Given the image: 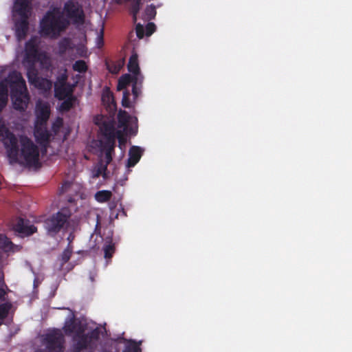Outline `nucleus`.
<instances>
[{
  "mask_svg": "<svg viewBox=\"0 0 352 352\" xmlns=\"http://www.w3.org/2000/svg\"><path fill=\"white\" fill-rule=\"evenodd\" d=\"M40 43V40L36 36H32L25 42L22 64L26 70L30 84L38 89L48 91L52 87V82L39 76L36 64H39L41 69L48 71L52 67V61L47 53L41 49Z\"/></svg>",
  "mask_w": 352,
  "mask_h": 352,
  "instance_id": "obj_1",
  "label": "nucleus"
},
{
  "mask_svg": "<svg viewBox=\"0 0 352 352\" xmlns=\"http://www.w3.org/2000/svg\"><path fill=\"white\" fill-rule=\"evenodd\" d=\"M6 82L10 89V98L13 108L19 111H25L30 102V95L25 81L21 73H10Z\"/></svg>",
  "mask_w": 352,
  "mask_h": 352,
  "instance_id": "obj_2",
  "label": "nucleus"
},
{
  "mask_svg": "<svg viewBox=\"0 0 352 352\" xmlns=\"http://www.w3.org/2000/svg\"><path fill=\"white\" fill-rule=\"evenodd\" d=\"M69 25L68 20L55 11L49 10L41 21V34L43 36L56 38L65 31Z\"/></svg>",
  "mask_w": 352,
  "mask_h": 352,
  "instance_id": "obj_3",
  "label": "nucleus"
},
{
  "mask_svg": "<svg viewBox=\"0 0 352 352\" xmlns=\"http://www.w3.org/2000/svg\"><path fill=\"white\" fill-rule=\"evenodd\" d=\"M31 0H14V12L19 16L14 22L15 34L19 40L25 38L29 29V12Z\"/></svg>",
  "mask_w": 352,
  "mask_h": 352,
  "instance_id": "obj_4",
  "label": "nucleus"
},
{
  "mask_svg": "<svg viewBox=\"0 0 352 352\" xmlns=\"http://www.w3.org/2000/svg\"><path fill=\"white\" fill-rule=\"evenodd\" d=\"M72 216L69 209L63 208L57 212L47 218L44 223L45 228L51 236H54L62 230H65L69 225V220Z\"/></svg>",
  "mask_w": 352,
  "mask_h": 352,
  "instance_id": "obj_5",
  "label": "nucleus"
},
{
  "mask_svg": "<svg viewBox=\"0 0 352 352\" xmlns=\"http://www.w3.org/2000/svg\"><path fill=\"white\" fill-rule=\"evenodd\" d=\"M85 327L79 328L78 332L74 335L72 340V350L74 352H81L91 347L94 342L100 338V331L96 327L91 331L85 333Z\"/></svg>",
  "mask_w": 352,
  "mask_h": 352,
  "instance_id": "obj_6",
  "label": "nucleus"
},
{
  "mask_svg": "<svg viewBox=\"0 0 352 352\" xmlns=\"http://www.w3.org/2000/svg\"><path fill=\"white\" fill-rule=\"evenodd\" d=\"M21 156L28 166H35L39 163V150L38 146L28 136H19Z\"/></svg>",
  "mask_w": 352,
  "mask_h": 352,
  "instance_id": "obj_7",
  "label": "nucleus"
},
{
  "mask_svg": "<svg viewBox=\"0 0 352 352\" xmlns=\"http://www.w3.org/2000/svg\"><path fill=\"white\" fill-rule=\"evenodd\" d=\"M63 13L74 24L82 25L85 23V12L78 0H67L64 3Z\"/></svg>",
  "mask_w": 352,
  "mask_h": 352,
  "instance_id": "obj_8",
  "label": "nucleus"
},
{
  "mask_svg": "<svg viewBox=\"0 0 352 352\" xmlns=\"http://www.w3.org/2000/svg\"><path fill=\"white\" fill-rule=\"evenodd\" d=\"M19 140L9 129L5 131V136L3 139V143L6 150L7 156L10 162L17 163L19 162Z\"/></svg>",
  "mask_w": 352,
  "mask_h": 352,
  "instance_id": "obj_9",
  "label": "nucleus"
},
{
  "mask_svg": "<svg viewBox=\"0 0 352 352\" xmlns=\"http://www.w3.org/2000/svg\"><path fill=\"white\" fill-rule=\"evenodd\" d=\"M143 80L139 79L138 77L129 74L122 75L118 79L117 90H127L126 87L132 84V94L135 98H138L140 93V87Z\"/></svg>",
  "mask_w": 352,
  "mask_h": 352,
  "instance_id": "obj_10",
  "label": "nucleus"
},
{
  "mask_svg": "<svg viewBox=\"0 0 352 352\" xmlns=\"http://www.w3.org/2000/svg\"><path fill=\"white\" fill-rule=\"evenodd\" d=\"M12 230L21 237L32 236L37 232V228L25 218L18 217L12 223Z\"/></svg>",
  "mask_w": 352,
  "mask_h": 352,
  "instance_id": "obj_11",
  "label": "nucleus"
},
{
  "mask_svg": "<svg viewBox=\"0 0 352 352\" xmlns=\"http://www.w3.org/2000/svg\"><path fill=\"white\" fill-rule=\"evenodd\" d=\"M49 352H63V337L60 333H47L45 338Z\"/></svg>",
  "mask_w": 352,
  "mask_h": 352,
  "instance_id": "obj_12",
  "label": "nucleus"
},
{
  "mask_svg": "<svg viewBox=\"0 0 352 352\" xmlns=\"http://www.w3.org/2000/svg\"><path fill=\"white\" fill-rule=\"evenodd\" d=\"M52 134L44 125L36 126L34 137L36 142L44 148L45 152L50 144Z\"/></svg>",
  "mask_w": 352,
  "mask_h": 352,
  "instance_id": "obj_13",
  "label": "nucleus"
},
{
  "mask_svg": "<svg viewBox=\"0 0 352 352\" xmlns=\"http://www.w3.org/2000/svg\"><path fill=\"white\" fill-rule=\"evenodd\" d=\"M100 132L104 137L102 142H115L116 131L114 124L111 122H104L100 127Z\"/></svg>",
  "mask_w": 352,
  "mask_h": 352,
  "instance_id": "obj_14",
  "label": "nucleus"
},
{
  "mask_svg": "<svg viewBox=\"0 0 352 352\" xmlns=\"http://www.w3.org/2000/svg\"><path fill=\"white\" fill-rule=\"evenodd\" d=\"M85 327L82 324L80 321H77L75 316L73 314L70 318L66 319L63 330L65 335L71 336L74 333L76 334L78 332L79 328H85Z\"/></svg>",
  "mask_w": 352,
  "mask_h": 352,
  "instance_id": "obj_15",
  "label": "nucleus"
},
{
  "mask_svg": "<svg viewBox=\"0 0 352 352\" xmlns=\"http://www.w3.org/2000/svg\"><path fill=\"white\" fill-rule=\"evenodd\" d=\"M127 69L132 75L138 77L139 79L144 80V76L141 74L140 68L138 63V56L135 52H133L129 58L127 65Z\"/></svg>",
  "mask_w": 352,
  "mask_h": 352,
  "instance_id": "obj_16",
  "label": "nucleus"
},
{
  "mask_svg": "<svg viewBox=\"0 0 352 352\" xmlns=\"http://www.w3.org/2000/svg\"><path fill=\"white\" fill-rule=\"evenodd\" d=\"M143 153V150L138 146H133L129 151V159L127 160V167L134 166L140 160Z\"/></svg>",
  "mask_w": 352,
  "mask_h": 352,
  "instance_id": "obj_17",
  "label": "nucleus"
},
{
  "mask_svg": "<svg viewBox=\"0 0 352 352\" xmlns=\"http://www.w3.org/2000/svg\"><path fill=\"white\" fill-rule=\"evenodd\" d=\"M102 250L104 252V257L106 260V265H107L111 262L116 252V245L115 243L112 242L111 239H106L102 247Z\"/></svg>",
  "mask_w": 352,
  "mask_h": 352,
  "instance_id": "obj_18",
  "label": "nucleus"
},
{
  "mask_svg": "<svg viewBox=\"0 0 352 352\" xmlns=\"http://www.w3.org/2000/svg\"><path fill=\"white\" fill-rule=\"evenodd\" d=\"M50 115V110L47 104L41 105L36 112V122L40 125H45Z\"/></svg>",
  "mask_w": 352,
  "mask_h": 352,
  "instance_id": "obj_19",
  "label": "nucleus"
},
{
  "mask_svg": "<svg viewBox=\"0 0 352 352\" xmlns=\"http://www.w3.org/2000/svg\"><path fill=\"white\" fill-rule=\"evenodd\" d=\"M72 96V89L66 85H54V96L58 100H64Z\"/></svg>",
  "mask_w": 352,
  "mask_h": 352,
  "instance_id": "obj_20",
  "label": "nucleus"
},
{
  "mask_svg": "<svg viewBox=\"0 0 352 352\" xmlns=\"http://www.w3.org/2000/svg\"><path fill=\"white\" fill-rule=\"evenodd\" d=\"M8 100V85L4 80L0 81V113L6 106Z\"/></svg>",
  "mask_w": 352,
  "mask_h": 352,
  "instance_id": "obj_21",
  "label": "nucleus"
},
{
  "mask_svg": "<svg viewBox=\"0 0 352 352\" xmlns=\"http://www.w3.org/2000/svg\"><path fill=\"white\" fill-rule=\"evenodd\" d=\"M100 146L102 149L105 152V162L107 164H109L112 161V155L114 153V149L116 147V142H102V141H100Z\"/></svg>",
  "mask_w": 352,
  "mask_h": 352,
  "instance_id": "obj_22",
  "label": "nucleus"
},
{
  "mask_svg": "<svg viewBox=\"0 0 352 352\" xmlns=\"http://www.w3.org/2000/svg\"><path fill=\"white\" fill-rule=\"evenodd\" d=\"M14 243L6 235L0 234V250L4 253L13 251Z\"/></svg>",
  "mask_w": 352,
  "mask_h": 352,
  "instance_id": "obj_23",
  "label": "nucleus"
},
{
  "mask_svg": "<svg viewBox=\"0 0 352 352\" xmlns=\"http://www.w3.org/2000/svg\"><path fill=\"white\" fill-rule=\"evenodd\" d=\"M142 0H129L130 2L129 11L132 15L134 23L137 21V16L140 10Z\"/></svg>",
  "mask_w": 352,
  "mask_h": 352,
  "instance_id": "obj_24",
  "label": "nucleus"
},
{
  "mask_svg": "<svg viewBox=\"0 0 352 352\" xmlns=\"http://www.w3.org/2000/svg\"><path fill=\"white\" fill-rule=\"evenodd\" d=\"M76 99L74 96L65 98L60 105V111L63 112L69 111L73 107Z\"/></svg>",
  "mask_w": 352,
  "mask_h": 352,
  "instance_id": "obj_25",
  "label": "nucleus"
},
{
  "mask_svg": "<svg viewBox=\"0 0 352 352\" xmlns=\"http://www.w3.org/2000/svg\"><path fill=\"white\" fill-rule=\"evenodd\" d=\"M112 192L110 190H99L95 194V199L100 203H104L111 199Z\"/></svg>",
  "mask_w": 352,
  "mask_h": 352,
  "instance_id": "obj_26",
  "label": "nucleus"
},
{
  "mask_svg": "<svg viewBox=\"0 0 352 352\" xmlns=\"http://www.w3.org/2000/svg\"><path fill=\"white\" fill-rule=\"evenodd\" d=\"M156 8L153 4L148 5L146 7L142 19L146 21L153 19L156 16Z\"/></svg>",
  "mask_w": 352,
  "mask_h": 352,
  "instance_id": "obj_27",
  "label": "nucleus"
},
{
  "mask_svg": "<svg viewBox=\"0 0 352 352\" xmlns=\"http://www.w3.org/2000/svg\"><path fill=\"white\" fill-rule=\"evenodd\" d=\"M72 68L75 72L85 73L87 72L88 67L85 60H78L74 63Z\"/></svg>",
  "mask_w": 352,
  "mask_h": 352,
  "instance_id": "obj_28",
  "label": "nucleus"
},
{
  "mask_svg": "<svg viewBox=\"0 0 352 352\" xmlns=\"http://www.w3.org/2000/svg\"><path fill=\"white\" fill-rule=\"evenodd\" d=\"M130 118L131 116L126 111L120 110L118 112V120L120 125L126 126L129 122Z\"/></svg>",
  "mask_w": 352,
  "mask_h": 352,
  "instance_id": "obj_29",
  "label": "nucleus"
},
{
  "mask_svg": "<svg viewBox=\"0 0 352 352\" xmlns=\"http://www.w3.org/2000/svg\"><path fill=\"white\" fill-rule=\"evenodd\" d=\"M72 251H73L72 247L69 243L67 248H65L64 250V251L63 252V253L61 254L62 265L65 264L66 263H67L69 261V259L72 256Z\"/></svg>",
  "mask_w": 352,
  "mask_h": 352,
  "instance_id": "obj_30",
  "label": "nucleus"
},
{
  "mask_svg": "<svg viewBox=\"0 0 352 352\" xmlns=\"http://www.w3.org/2000/svg\"><path fill=\"white\" fill-rule=\"evenodd\" d=\"M123 352H142L141 348L136 342L131 340L130 343L127 344Z\"/></svg>",
  "mask_w": 352,
  "mask_h": 352,
  "instance_id": "obj_31",
  "label": "nucleus"
},
{
  "mask_svg": "<svg viewBox=\"0 0 352 352\" xmlns=\"http://www.w3.org/2000/svg\"><path fill=\"white\" fill-rule=\"evenodd\" d=\"M129 96H130V93L128 90L123 91L122 105L125 108L131 107V102H130Z\"/></svg>",
  "mask_w": 352,
  "mask_h": 352,
  "instance_id": "obj_32",
  "label": "nucleus"
},
{
  "mask_svg": "<svg viewBox=\"0 0 352 352\" xmlns=\"http://www.w3.org/2000/svg\"><path fill=\"white\" fill-rule=\"evenodd\" d=\"M10 309V305L8 304H1L0 305V319H5L9 313Z\"/></svg>",
  "mask_w": 352,
  "mask_h": 352,
  "instance_id": "obj_33",
  "label": "nucleus"
},
{
  "mask_svg": "<svg viewBox=\"0 0 352 352\" xmlns=\"http://www.w3.org/2000/svg\"><path fill=\"white\" fill-rule=\"evenodd\" d=\"M118 139L119 143V147L122 148V146H124L126 143V138L121 131H117L116 135V139Z\"/></svg>",
  "mask_w": 352,
  "mask_h": 352,
  "instance_id": "obj_34",
  "label": "nucleus"
},
{
  "mask_svg": "<svg viewBox=\"0 0 352 352\" xmlns=\"http://www.w3.org/2000/svg\"><path fill=\"white\" fill-rule=\"evenodd\" d=\"M67 80V75L65 73L61 74L58 76L56 78V81L54 85H66V82Z\"/></svg>",
  "mask_w": 352,
  "mask_h": 352,
  "instance_id": "obj_35",
  "label": "nucleus"
},
{
  "mask_svg": "<svg viewBox=\"0 0 352 352\" xmlns=\"http://www.w3.org/2000/svg\"><path fill=\"white\" fill-rule=\"evenodd\" d=\"M155 30H156V26H155V23H153L152 22L148 23L145 28L146 35L147 36H151L153 33L155 32Z\"/></svg>",
  "mask_w": 352,
  "mask_h": 352,
  "instance_id": "obj_36",
  "label": "nucleus"
},
{
  "mask_svg": "<svg viewBox=\"0 0 352 352\" xmlns=\"http://www.w3.org/2000/svg\"><path fill=\"white\" fill-rule=\"evenodd\" d=\"M135 32L137 36L140 39L142 38L144 36V35H146V32L144 31V26L140 23H138L136 25Z\"/></svg>",
  "mask_w": 352,
  "mask_h": 352,
  "instance_id": "obj_37",
  "label": "nucleus"
},
{
  "mask_svg": "<svg viewBox=\"0 0 352 352\" xmlns=\"http://www.w3.org/2000/svg\"><path fill=\"white\" fill-rule=\"evenodd\" d=\"M69 40L67 38H64L60 41L58 43L59 50L61 52H65L69 46Z\"/></svg>",
  "mask_w": 352,
  "mask_h": 352,
  "instance_id": "obj_38",
  "label": "nucleus"
},
{
  "mask_svg": "<svg viewBox=\"0 0 352 352\" xmlns=\"http://www.w3.org/2000/svg\"><path fill=\"white\" fill-rule=\"evenodd\" d=\"M102 99L104 102L106 101V99L108 102H110L111 100L112 102L113 101V95L109 91H107V93H103Z\"/></svg>",
  "mask_w": 352,
  "mask_h": 352,
  "instance_id": "obj_39",
  "label": "nucleus"
},
{
  "mask_svg": "<svg viewBox=\"0 0 352 352\" xmlns=\"http://www.w3.org/2000/svg\"><path fill=\"white\" fill-rule=\"evenodd\" d=\"M107 165L108 164H106V165H104V166H101L98 167L96 169V173H94V177H98L102 174V172H104L107 170Z\"/></svg>",
  "mask_w": 352,
  "mask_h": 352,
  "instance_id": "obj_40",
  "label": "nucleus"
},
{
  "mask_svg": "<svg viewBox=\"0 0 352 352\" xmlns=\"http://www.w3.org/2000/svg\"><path fill=\"white\" fill-rule=\"evenodd\" d=\"M100 232V216L97 214L96 216V224L95 228V232Z\"/></svg>",
  "mask_w": 352,
  "mask_h": 352,
  "instance_id": "obj_41",
  "label": "nucleus"
},
{
  "mask_svg": "<svg viewBox=\"0 0 352 352\" xmlns=\"http://www.w3.org/2000/svg\"><path fill=\"white\" fill-rule=\"evenodd\" d=\"M7 129H5L3 128V126H0V138L1 137H3V139L4 138V136H5V131Z\"/></svg>",
  "mask_w": 352,
  "mask_h": 352,
  "instance_id": "obj_42",
  "label": "nucleus"
},
{
  "mask_svg": "<svg viewBox=\"0 0 352 352\" xmlns=\"http://www.w3.org/2000/svg\"><path fill=\"white\" fill-rule=\"evenodd\" d=\"M6 294L5 290L2 288H0V300L4 298L5 295Z\"/></svg>",
  "mask_w": 352,
  "mask_h": 352,
  "instance_id": "obj_43",
  "label": "nucleus"
},
{
  "mask_svg": "<svg viewBox=\"0 0 352 352\" xmlns=\"http://www.w3.org/2000/svg\"><path fill=\"white\" fill-rule=\"evenodd\" d=\"M98 39L103 43V30H101L100 35L98 36Z\"/></svg>",
  "mask_w": 352,
  "mask_h": 352,
  "instance_id": "obj_44",
  "label": "nucleus"
},
{
  "mask_svg": "<svg viewBox=\"0 0 352 352\" xmlns=\"http://www.w3.org/2000/svg\"><path fill=\"white\" fill-rule=\"evenodd\" d=\"M113 1L118 4H121L123 1V0H113Z\"/></svg>",
  "mask_w": 352,
  "mask_h": 352,
  "instance_id": "obj_45",
  "label": "nucleus"
},
{
  "mask_svg": "<svg viewBox=\"0 0 352 352\" xmlns=\"http://www.w3.org/2000/svg\"><path fill=\"white\" fill-rule=\"evenodd\" d=\"M3 252L1 250H0V261L2 260L3 258Z\"/></svg>",
  "mask_w": 352,
  "mask_h": 352,
  "instance_id": "obj_46",
  "label": "nucleus"
},
{
  "mask_svg": "<svg viewBox=\"0 0 352 352\" xmlns=\"http://www.w3.org/2000/svg\"><path fill=\"white\" fill-rule=\"evenodd\" d=\"M67 186H68V184H67V183H66V184H65L63 186H62V189H63H63H66V188L67 187Z\"/></svg>",
  "mask_w": 352,
  "mask_h": 352,
  "instance_id": "obj_47",
  "label": "nucleus"
},
{
  "mask_svg": "<svg viewBox=\"0 0 352 352\" xmlns=\"http://www.w3.org/2000/svg\"><path fill=\"white\" fill-rule=\"evenodd\" d=\"M35 352H46V351L44 350L40 349V350L36 351Z\"/></svg>",
  "mask_w": 352,
  "mask_h": 352,
  "instance_id": "obj_48",
  "label": "nucleus"
}]
</instances>
